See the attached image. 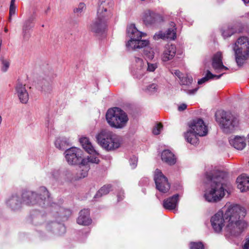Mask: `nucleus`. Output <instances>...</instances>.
<instances>
[{
	"mask_svg": "<svg viewBox=\"0 0 249 249\" xmlns=\"http://www.w3.org/2000/svg\"><path fill=\"white\" fill-rule=\"evenodd\" d=\"M224 213L219 210L212 216L211 224L214 231L220 233L225 227L226 232L231 235L240 234L246 226V223L241 217L246 214L245 209L238 205H231L225 207Z\"/></svg>",
	"mask_w": 249,
	"mask_h": 249,
	"instance_id": "obj_1",
	"label": "nucleus"
},
{
	"mask_svg": "<svg viewBox=\"0 0 249 249\" xmlns=\"http://www.w3.org/2000/svg\"><path fill=\"white\" fill-rule=\"evenodd\" d=\"M207 188L204 196L206 201L216 202L225 196L226 190L224 188V174L213 171L206 174Z\"/></svg>",
	"mask_w": 249,
	"mask_h": 249,
	"instance_id": "obj_2",
	"label": "nucleus"
},
{
	"mask_svg": "<svg viewBox=\"0 0 249 249\" xmlns=\"http://www.w3.org/2000/svg\"><path fill=\"white\" fill-rule=\"evenodd\" d=\"M96 138L101 146L108 151L119 148L122 143L120 136L107 129L101 130L96 135Z\"/></svg>",
	"mask_w": 249,
	"mask_h": 249,
	"instance_id": "obj_3",
	"label": "nucleus"
},
{
	"mask_svg": "<svg viewBox=\"0 0 249 249\" xmlns=\"http://www.w3.org/2000/svg\"><path fill=\"white\" fill-rule=\"evenodd\" d=\"M127 35L130 38L126 43L128 50L142 48L149 45L148 40L141 39L142 37L146 34L138 31L134 24H131L127 27Z\"/></svg>",
	"mask_w": 249,
	"mask_h": 249,
	"instance_id": "obj_4",
	"label": "nucleus"
},
{
	"mask_svg": "<svg viewBox=\"0 0 249 249\" xmlns=\"http://www.w3.org/2000/svg\"><path fill=\"white\" fill-rule=\"evenodd\" d=\"M236 62L242 66L249 57V39L246 36L239 37L233 45Z\"/></svg>",
	"mask_w": 249,
	"mask_h": 249,
	"instance_id": "obj_5",
	"label": "nucleus"
},
{
	"mask_svg": "<svg viewBox=\"0 0 249 249\" xmlns=\"http://www.w3.org/2000/svg\"><path fill=\"white\" fill-rule=\"evenodd\" d=\"M106 120L109 125L115 128H122L124 127L128 120L126 114L118 107L108 109L106 113Z\"/></svg>",
	"mask_w": 249,
	"mask_h": 249,
	"instance_id": "obj_6",
	"label": "nucleus"
},
{
	"mask_svg": "<svg viewBox=\"0 0 249 249\" xmlns=\"http://www.w3.org/2000/svg\"><path fill=\"white\" fill-rule=\"evenodd\" d=\"M49 192L45 187H40L38 194L31 191H26L22 194L23 202L27 205H35L38 203L43 206L45 202L49 199Z\"/></svg>",
	"mask_w": 249,
	"mask_h": 249,
	"instance_id": "obj_7",
	"label": "nucleus"
},
{
	"mask_svg": "<svg viewBox=\"0 0 249 249\" xmlns=\"http://www.w3.org/2000/svg\"><path fill=\"white\" fill-rule=\"evenodd\" d=\"M215 116L216 121L223 131L226 133L232 131L238 124L237 119L228 112L218 111L216 112Z\"/></svg>",
	"mask_w": 249,
	"mask_h": 249,
	"instance_id": "obj_8",
	"label": "nucleus"
},
{
	"mask_svg": "<svg viewBox=\"0 0 249 249\" xmlns=\"http://www.w3.org/2000/svg\"><path fill=\"white\" fill-rule=\"evenodd\" d=\"M80 142L85 151L91 155V156L88 157L87 159H83V156H82L81 161L77 164L79 165V167L81 168L89 166L88 163L89 162L98 163L100 161L99 159L97 157H95V156H98L99 154L95 149L91 143L89 142V139L87 137H83L80 139Z\"/></svg>",
	"mask_w": 249,
	"mask_h": 249,
	"instance_id": "obj_9",
	"label": "nucleus"
},
{
	"mask_svg": "<svg viewBox=\"0 0 249 249\" xmlns=\"http://www.w3.org/2000/svg\"><path fill=\"white\" fill-rule=\"evenodd\" d=\"M154 179L156 184V188L160 192L167 193L170 188V184L167 178L162 174L161 171L157 169L154 172Z\"/></svg>",
	"mask_w": 249,
	"mask_h": 249,
	"instance_id": "obj_10",
	"label": "nucleus"
},
{
	"mask_svg": "<svg viewBox=\"0 0 249 249\" xmlns=\"http://www.w3.org/2000/svg\"><path fill=\"white\" fill-rule=\"evenodd\" d=\"M65 154L66 160L69 164L76 165L82 159L83 151L78 148L72 147L67 149Z\"/></svg>",
	"mask_w": 249,
	"mask_h": 249,
	"instance_id": "obj_11",
	"label": "nucleus"
},
{
	"mask_svg": "<svg viewBox=\"0 0 249 249\" xmlns=\"http://www.w3.org/2000/svg\"><path fill=\"white\" fill-rule=\"evenodd\" d=\"M190 129L199 137L206 136L208 133V127L203 120L200 118L193 120L189 124Z\"/></svg>",
	"mask_w": 249,
	"mask_h": 249,
	"instance_id": "obj_12",
	"label": "nucleus"
},
{
	"mask_svg": "<svg viewBox=\"0 0 249 249\" xmlns=\"http://www.w3.org/2000/svg\"><path fill=\"white\" fill-rule=\"evenodd\" d=\"M142 20L146 25H153L162 22L163 17L158 13L148 10L144 12Z\"/></svg>",
	"mask_w": 249,
	"mask_h": 249,
	"instance_id": "obj_13",
	"label": "nucleus"
},
{
	"mask_svg": "<svg viewBox=\"0 0 249 249\" xmlns=\"http://www.w3.org/2000/svg\"><path fill=\"white\" fill-rule=\"evenodd\" d=\"M193 79L192 76L188 75H184L180 79V83L182 86L181 90H184L189 95L195 94L197 90V88L191 89V85Z\"/></svg>",
	"mask_w": 249,
	"mask_h": 249,
	"instance_id": "obj_14",
	"label": "nucleus"
},
{
	"mask_svg": "<svg viewBox=\"0 0 249 249\" xmlns=\"http://www.w3.org/2000/svg\"><path fill=\"white\" fill-rule=\"evenodd\" d=\"M176 47L174 44H166L161 54V60L163 62H167L172 60L176 53Z\"/></svg>",
	"mask_w": 249,
	"mask_h": 249,
	"instance_id": "obj_15",
	"label": "nucleus"
},
{
	"mask_svg": "<svg viewBox=\"0 0 249 249\" xmlns=\"http://www.w3.org/2000/svg\"><path fill=\"white\" fill-rule=\"evenodd\" d=\"M229 141L230 144L238 150H243L246 146V139L243 136H232Z\"/></svg>",
	"mask_w": 249,
	"mask_h": 249,
	"instance_id": "obj_16",
	"label": "nucleus"
},
{
	"mask_svg": "<svg viewBox=\"0 0 249 249\" xmlns=\"http://www.w3.org/2000/svg\"><path fill=\"white\" fill-rule=\"evenodd\" d=\"M16 93L17 95L20 102L22 104H26L29 100V94L25 85L18 83L15 87Z\"/></svg>",
	"mask_w": 249,
	"mask_h": 249,
	"instance_id": "obj_17",
	"label": "nucleus"
},
{
	"mask_svg": "<svg viewBox=\"0 0 249 249\" xmlns=\"http://www.w3.org/2000/svg\"><path fill=\"white\" fill-rule=\"evenodd\" d=\"M135 68L134 73L138 78H141L145 73L146 65L143 60L140 58L135 57L134 59Z\"/></svg>",
	"mask_w": 249,
	"mask_h": 249,
	"instance_id": "obj_18",
	"label": "nucleus"
},
{
	"mask_svg": "<svg viewBox=\"0 0 249 249\" xmlns=\"http://www.w3.org/2000/svg\"><path fill=\"white\" fill-rule=\"evenodd\" d=\"M212 64L213 68L216 72L221 71L222 70H228V68L223 64L222 54L220 52H218L214 54L213 57Z\"/></svg>",
	"mask_w": 249,
	"mask_h": 249,
	"instance_id": "obj_19",
	"label": "nucleus"
},
{
	"mask_svg": "<svg viewBox=\"0 0 249 249\" xmlns=\"http://www.w3.org/2000/svg\"><path fill=\"white\" fill-rule=\"evenodd\" d=\"M179 195L176 194L165 199L163 201V207L166 210L172 211L176 210L178 206Z\"/></svg>",
	"mask_w": 249,
	"mask_h": 249,
	"instance_id": "obj_20",
	"label": "nucleus"
},
{
	"mask_svg": "<svg viewBox=\"0 0 249 249\" xmlns=\"http://www.w3.org/2000/svg\"><path fill=\"white\" fill-rule=\"evenodd\" d=\"M92 220L89 217V210L84 209L79 213L77 222L79 225L87 226L91 223Z\"/></svg>",
	"mask_w": 249,
	"mask_h": 249,
	"instance_id": "obj_21",
	"label": "nucleus"
},
{
	"mask_svg": "<svg viewBox=\"0 0 249 249\" xmlns=\"http://www.w3.org/2000/svg\"><path fill=\"white\" fill-rule=\"evenodd\" d=\"M237 187L241 192H246L249 190V177L245 174H242L236 179Z\"/></svg>",
	"mask_w": 249,
	"mask_h": 249,
	"instance_id": "obj_22",
	"label": "nucleus"
},
{
	"mask_svg": "<svg viewBox=\"0 0 249 249\" xmlns=\"http://www.w3.org/2000/svg\"><path fill=\"white\" fill-rule=\"evenodd\" d=\"M107 21L103 19H99L97 17L90 25L91 31L96 33L102 32L105 29Z\"/></svg>",
	"mask_w": 249,
	"mask_h": 249,
	"instance_id": "obj_23",
	"label": "nucleus"
},
{
	"mask_svg": "<svg viewBox=\"0 0 249 249\" xmlns=\"http://www.w3.org/2000/svg\"><path fill=\"white\" fill-rule=\"evenodd\" d=\"M34 18L32 17L25 21L22 27V36L24 39H28L30 35V30L34 27Z\"/></svg>",
	"mask_w": 249,
	"mask_h": 249,
	"instance_id": "obj_24",
	"label": "nucleus"
},
{
	"mask_svg": "<svg viewBox=\"0 0 249 249\" xmlns=\"http://www.w3.org/2000/svg\"><path fill=\"white\" fill-rule=\"evenodd\" d=\"M184 137L185 140L192 145H196L199 142V135H196L190 129L184 133Z\"/></svg>",
	"mask_w": 249,
	"mask_h": 249,
	"instance_id": "obj_25",
	"label": "nucleus"
},
{
	"mask_svg": "<svg viewBox=\"0 0 249 249\" xmlns=\"http://www.w3.org/2000/svg\"><path fill=\"white\" fill-rule=\"evenodd\" d=\"M161 159L169 165H173L176 162L174 155L169 150H164L161 153Z\"/></svg>",
	"mask_w": 249,
	"mask_h": 249,
	"instance_id": "obj_26",
	"label": "nucleus"
},
{
	"mask_svg": "<svg viewBox=\"0 0 249 249\" xmlns=\"http://www.w3.org/2000/svg\"><path fill=\"white\" fill-rule=\"evenodd\" d=\"M7 205L12 210H16L21 207V202L19 197L17 195L11 196L6 200Z\"/></svg>",
	"mask_w": 249,
	"mask_h": 249,
	"instance_id": "obj_27",
	"label": "nucleus"
},
{
	"mask_svg": "<svg viewBox=\"0 0 249 249\" xmlns=\"http://www.w3.org/2000/svg\"><path fill=\"white\" fill-rule=\"evenodd\" d=\"M71 142L69 139L65 137L58 138L55 142V145L56 148L64 150L70 145Z\"/></svg>",
	"mask_w": 249,
	"mask_h": 249,
	"instance_id": "obj_28",
	"label": "nucleus"
},
{
	"mask_svg": "<svg viewBox=\"0 0 249 249\" xmlns=\"http://www.w3.org/2000/svg\"><path fill=\"white\" fill-rule=\"evenodd\" d=\"M112 16V10L103 9H97V17L99 19H103L108 20Z\"/></svg>",
	"mask_w": 249,
	"mask_h": 249,
	"instance_id": "obj_29",
	"label": "nucleus"
},
{
	"mask_svg": "<svg viewBox=\"0 0 249 249\" xmlns=\"http://www.w3.org/2000/svg\"><path fill=\"white\" fill-rule=\"evenodd\" d=\"M223 74L224 73H222L220 75H215L212 73L210 71H207L206 75L198 81V84H202L210 79H213L214 78L218 79L221 78Z\"/></svg>",
	"mask_w": 249,
	"mask_h": 249,
	"instance_id": "obj_30",
	"label": "nucleus"
},
{
	"mask_svg": "<svg viewBox=\"0 0 249 249\" xmlns=\"http://www.w3.org/2000/svg\"><path fill=\"white\" fill-rule=\"evenodd\" d=\"M113 2L112 0H99L97 9H113Z\"/></svg>",
	"mask_w": 249,
	"mask_h": 249,
	"instance_id": "obj_31",
	"label": "nucleus"
},
{
	"mask_svg": "<svg viewBox=\"0 0 249 249\" xmlns=\"http://www.w3.org/2000/svg\"><path fill=\"white\" fill-rule=\"evenodd\" d=\"M112 190V186L111 185L107 184L103 186L96 193L95 197H101L103 195H107L110 191Z\"/></svg>",
	"mask_w": 249,
	"mask_h": 249,
	"instance_id": "obj_32",
	"label": "nucleus"
},
{
	"mask_svg": "<svg viewBox=\"0 0 249 249\" xmlns=\"http://www.w3.org/2000/svg\"><path fill=\"white\" fill-rule=\"evenodd\" d=\"M143 90L149 94H154L159 91V87L157 84L152 83L147 86Z\"/></svg>",
	"mask_w": 249,
	"mask_h": 249,
	"instance_id": "obj_33",
	"label": "nucleus"
},
{
	"mask_svg": "<svg viewBox=\"0 0 249 249\" xmlns=\"http://www.w3.org/2000/svg\"><path fill=\"white\" fill-rule=\"evenodd\" d=\"M165 36L166 39L174 40L176 38V29L174 25L165 32Z\"/></svg>",
	"mask_w": 249,
	"mask_h": 249,
	"instance_id": "obj_34",
	"label": "nucleus"
},
{
	"mask_svg": "<svg viewBox=\"0 0 249 249\" xmlns=\"http://www.w3.org/2000/svg\"><path fill=\"white\" fill-rule=\"evenodd\" d=\"M240 32V30H236L234 27H229L227 31L224 30L222 32V35L224 38L231 36L234 33Z\"/></svg>",
	"mask_w": 249,
	"mask_h": 249,
	"instance_id": "obj_35",
	"label": "nucleus"
},
{
	"mask_svg": "<svg viewBox=\"0 0 249 249\" xmlns=\"http://www.w3.org/2000/svg\"><path fill=\"white\" fill-rule=\"evenodd\" d=\"M0 60L1 62V70L3 72H6L7 71L10 66V60L4 57H2Z\"/></svg>",
	"mask_w": 249,
	"mask_h": 249,
	"instance_id": "obj_36",
	"label": "nucleus"
},
{
	"mask_svg": "<svg viewBox=\"0 0 249 249\" xmlns=\"http://www.w3.org/2000/svg\"><path fill=\"white\" fill-rule=\"evenodd\" d=\"M80 173H79L76 177V179L84 178L87 176L88 172L89 169V166H86L84 168H80Z\"/></svg>",
	"mask_w": 249,
	"mask_h": 249,
	"instance_id": "obj_37",
	"label": "nucleus"
},
{
	"mask_svg": "<svg viewBox=\"0 0 249 249\" xmlns=\"http://www.w3.org/2000/svg\"><path fill=\"white\" fill-rule=\"evenodd\" d=\"M144 54L150 60L152 59L154 56L153 50L149 47H146L144 49Z\"/></svg>",
	"mask_w": 249,
	"mask_h": 249,
	"instance_id": "obj_38",
	"label": "nucleus"
},
{
	"mask_svg": "<svg viewBox=\"0 0 249 249\" xmlns=\"http://www.w3.org/2000/svg\"><path fill=\"white\" fill-rule=\"evenodd\" d=\"M190 249H204V246L201 242H191Z\"/></svg>",
	"mask_w": 249,
	"mask_h": 249,
	"instance_id": "obj_39",
	"label": "nucleus"
},
{
	"mask_svg": "<svg viewBox=\"0 0 249 249\" xmlns=\"http://www.w3.org/2000/svg\"><path fill=\"white\" fill-rule=\"evenodd\" d=\"M15 3V0H11L9 8V15L10 17L15 15L16 12V7Z\"/></svg>",
	"mask_w": 249,
	"mask_h": 249,
	"instance_id": "obj_40",
	"label": "nucleus"
},
{
	"mask_svg": "<svg viewBox=\"0 0 249 249\" xmlns=\"http://www.w3.org/2000/svg\"><path fill=\"white\" fill-rule=\"evenodd\" d=\"M147 67H146V71L149 72H153L157 68L158 66L156 63H150L147 62Z\"/></svg>",
	"mask_w": 249,
	"mask_h": 249,
	"instance_id": "obj_41",
	"label": "nucleus"
},
{
	"mask_svg": "<svg viewBox=\"0 0 249 249\" xmlns=\"http://www.w3.org/2000/svg\"><path fill=\"white\" fill-rule=\"evenodd\" d=\"M86 9V5L84 3H80L78 7L74 9V12L77 14H80Z\"/></svg>",
	"mask_w": 249,
	"mask_h": 249,
	"instance_id": "obj_42",
	"label": "nucleus"
},
{
	"mask_svg": "<svg viewBox=\"0 0 249 249\" xmlns=\"http://www.w3.org/2000/svg\"><path fill=\"white\" fill-rule=\"evenodd\" d=\"M153 38L155 40H158L159 39H166L165 33L159 31L155 34L153 36Z\"/></svg>",
	"mask_w": 249,
	"mask_h": 249,
	"instance_id": "obj_43",
	"label": "nucleus"
},
{
	"mask_svg": "<svg viewBox=\"0 0 249 249\" xmlns=\"http://www.w3.org/2000/svg\"><path fill=\"white\" fill-rule=\"evenodd\" d=\"M162 129V125L161 124H157L153 129V133L155 135H158Z\"/></svg>",
	"mask_w": 249,
	"mask_h": 249,
	"instance_id": "obj_44",
	"label": "nucleus"
},
{
	"mask_svg": "<svg viewBox=\"0 0 249 249\" xmlns=\"http://www.w3.org/2000/svg\"><path fill=\"white\" fill-rule=\"evenodd\" d=\"M137 161L138 159L136 157H133V158L130 159V164L132 168H134L136 167Z\"/></svg>",
	"mask_w": 249,
	"mask_h": 249,
	"instance_id": "obj_45",
	"label": "nucleus"
},
{
	"mask_svg": "<svg viewBox=\"0 0 249 249\" xmlns=\"http://www.w3.org/2000/svg\"><path fill=\"white\" fill-rule=\"evenodd\" d=\"M58 228H59L60 231L58 232L59 234H61L65 232L66 229L63 225H58Z\"/></svg>",
	"mask_w": 249,
	"mask_h": 249,
	"instance_id": "obj_46",
	"label": "nucleus"
},
{
	"mask_svg": "<svg viewBox=\"0 0 249 249\" xmlns=\"http://www.w3.org/2000/svg\"><path fill=\"white\" fill-rule=\"evenodd\" d=\"M174 74L177 76L179 80L184 75L183 74L181 73V72L178 70H175L174 71Z\"/></svg>",
	"mask_w": 249,
	"mask_h": 249,
	"instance_id": "obj_47",
	"label": "nucleus"
},
{
	"mask_svg": "<svg viewBox=\"0 0 249 249\" xmlns=\"http://www.w3.org/2000/svg\"><path fill=\"white\" fill-rule=\"evenodd\" d=\"M187 108V105L185 104H182L178 107V110L179 111H183Z\"/></svg>",
	"mask_w": 249,
	"mask_h": 249,
	"instance_id": "obj_48",
	"label": "nucleus"
},
{
	"mask_svg": "<svg viewBox=\"0 0 249 249\" xmlns=\"http://www.w3.org/2000/svg\"><path fill=\"white\" fill-rule=\"evenodd\" d=\"M123 194H124V192H122V191H120L118 193L117 197H118V201H120L123 199V198H124Z\"/></svg>",
	"mask_w": 249,
	"mask_h": 249,
	"instance_id": "obj_49",
	"label": "nucleus"
},
{
	"mask_svg": "<svg viewBox=\"0 0 249 249\" xmlns=\"http://www.w3.org/2000/svg\"><path fill=\"white\" fill-rule=\"evenodd\" d=\"M244 249H249V239H247L244 246Z\"/></svg>",
	"mask_w": 249,
	"mask_h": 249,
	"instance_id": "obj_50",
	"label": "nucleus"
},
{
	"mask_svg": "<svg viewBox=\"0 0 249 249\" xmlns=\"http://www.w3.org/2000/svg\"><path fill=\"white\" fill-rule=\"evenodd\" d=\"M65 211H66V213H67V215L69 216L71 214V212L70 210H66Z\"/></svg>",
	"mask_w": 249,
	"mask_h": 249,
	"instance_id": "obj_51",
	"label": "nucleus"
},
{
	"mask_svg": "<svg viewBox=\"0 0 249 249\" xmlns=\"http://www.w3.org/2000/svg\"><path fill=\"white\" fill-rule=\"evenodd\" d=\"M245 3L249 2V0H242Z\"/></svg>",
	"mask_w": 249,
	"mask_h": 249,
	"instance_id": "obj_52",
	"label": "nucleus"
},
{
	"mask_svg": "<svg viewBox=\"0 0 249 249\" xmlns=\"http://www.w3.org/2000/svg\"><path fill=\"white\" fill-rule=\"evenodd\" d=\"M8 31V30L7 28H4V32L7 33Z\"/></svg>",
	"mask_w": 249,
	"mask_h": 249,
	"instance_id": "obj_53",
	"label": "nucleus"
},
{
	"mask_svg": "<svg viewBox=\"0 0 249 249\" xmlns=\"http://www.w3.org/2000/svg\"><path fill=\"white\" fill-rule=\"evenodd\" d=\"M12 20V17H10V15H9V20L10 21H11Z\"/></svg>",
	"mask_w": 249,
	"mask_h": 249,
	"instance_id": "obj_54",
	"label": "nucleus"
},
{
	"mask_svg": "<svg viewBox=\"0 0 249 249\" xmlns=\"http://www.w3.org/2000/svg\"><path fill=\"white\" fill-rule=\"evenodd\" d=\"M246 17L248 18H249V12L247 14H246Z\"/></svg>",
	"mask_w": 249,
	"mask_h": 249,
	"instance_id": "obj_55",
	"label": "nucleus"
},
{
	"mask_svg": "<svg viewBox=\"0 0 249 249\" xmlns=\"http://www.w3.org/2000/svg\"><path fill=\"white\" fill-rule=\"evenodd\" d=\"M53 175L54 176V178H56V176H55L53 174Z\"/></svg>",
	"mask_w": 249,
	"mask_h": 249,
	"instance_id": "obj_56",
	"label": "nucleus"
},
{
	"mask_svg": "<svg viewBox=\"0 0 249 249\" xmlns=\"http://www.w3.org/2000/svg\"><path fill=\"white\" fill-rule=\"evenodd\" d=\"M56 174H57V175H58V174H59V173H58V172L57 171V172H56Z\"/></svg>",
	"mask_w": 249,
	"mask_h": 249,
	"instance_id": "obj_57",
	"label": "nucleus"
}]
</instances>
